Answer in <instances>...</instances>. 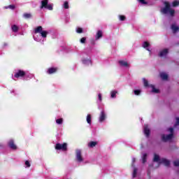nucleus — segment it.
Segmentation results:
<instances>
[{"instance_id": "obj_46", "label": "nucleus", "mask_w": 179, "mask_h": 179, "mask_svg": "<svg viewBox=\"0 0 179 179\" xmlns=\"http://www.w3.org/2000/svg\"><path fill=\"white\" fill-rule=\"evenodd\" d=\"M147 51H149L150 52V50L149 48H147Z\"/></svg>"}, {"instance_id": "obj_27", "label": "nucleus", "mask_w": 179, "mask_h": 179, "mask_svg": "<svg viewBox=\"0 0 179 179\" xmlns=\"http://www.w3.org/2000/svg\"><path fill=\"white\" fill-rule=\"evenodd\" d=\"M149 45H150V43H149V42H148V41H145L143 44V48H148V47H149Z\"/></svg>"}, {"instance_id": "obj_5", "label": "nucleus", "mask_w": 179, "mask_h": 179, "mask_svg": "<svg viewBox=\"0 0 179 179\" xmlns=\"http://www.w3.org/2000/svg\"><path fill=\"white\" fill-rule=\"evenodd\" d=\"M8 146L11 150H17V145L15 143V140L10 139L8 142Z\"/></svg>"}, {"instance_id": "obj_25", "label": "nucleus", "mask_w": 179, "mask_h": 179, "mask_svg": "<svg viewBox=\"0 0 179 179\" xmlns=\"http://www.w3.org/2000/svg\"><path fill=\"white\" fill-rule=\"evenodd\" d=\"M23 17H24V19H30V17H31V14L25 13L23 14Z\"/></svg>"}, {"instance_id": "obj_19", "label": "nucleus", "mask_w": 179, "mask_h": 179, "mask_svg": "<svg viewBox=\"0 0 179 179\" xmlns=\"http://www.w3.org/2000/svg\"><path fill=\"white\" fill-rule=\"evenodd\" d=\"M117 93H118V92L113 90L110 92V97L111 99H115V97H117Z\"/></svg>"}, {"instance_id": "obj_9", "label": "nucleus", "mask_w": 179, "mask_h": 179, "mask_svg": "<svg viewBox=\"0 0 179 179\" xmlns=\"http://www.w3.org/2000/svg\"><path fill=\"white\" fill-rule=\"evenodd\" d=\"M159 164H164L166 167L170 166V160L166 158H162L159 161Z\"/></svg>"}, {"instance_id": "obj_3", "label": "nucleus", "mask_w": 179, "mask_h": 179, "mask_svg": "<svg viewBox=\"0 0 179 179\" xmlns=\"http://www.w3.org/2000/svg\"><path fill=\"white\" fill-rule=\"evenodd\" d=\"M56 150H62V152H66L68 150V143H64L63 144L57 143L55 147Z\"/></svg>"}, {"instance_id": "obj_7", "label": "nucleus", "mask_w": 179, "mask_h": 179, "mask_svg": "<svg viewBox=\"0 0 179 179\" xmlns=\"http://www.w3.org/2000/svg\"><path fill=\"white\" fill-rule=\"evenodd\" d=\"M76 155L77 162H78L79 163H82V162H83V157H82V151L80 150H76Z\"/></svg>"}, {"instance_id": "obj_38", "label": "nucleus", "mask_w": 179, "mask_h": 179, "mask_svg": "<svg viewBox=\"0 0 179 179\" xmlns=\"http://www.w3.org/2000/svg\"><path fill=\"white\" fill-rule=\"evenodd\" d=\"M125 19H127L125 15H120V20H121L122 22H124V20H125Z\"/></svg>"}, {"instance_id": "obj_39", "label": "nucleus", "mask_w": 179, "mask_h": 179, "mask_svg": "<svg viewBox=\"0 0 179 179\" xmlns=\"http://www.w3.org/2000/svg\"><path fill=\"white\" fill-rule=\"evenodd\" d=\"M141 3H143V5H146L148 2H145V0H138Z\"/></svg>"}, {"instance_id": "obj_12", "label": "nucleus", "mask_w": 179, "mask_h": 179, "mask_svg": "<svg viewBox=\"0 0 179 179\" xmlns=\"http://www.w3.org/2000/svg\"><path fill=\"white\" fill-rule=\"evenodd\" d=\"M103 37V31L99 30L96 32V35L95 36V40H100Z\"/></svg>"}, {"instance_id": "obj_42", "label": "nucleus", "mask_w": 179, "mask_h": 179, "mask_svg": "<svg viewBox=\"0 0 179 179\" xmlns=\"http://www.w3.org/2000/svg\"><path fill=\"white\" fill-rule=\"evenodd\" d=\"M98 98H99V101H101V100H102V99H101V94H98Z\"/></svg>"}, {"instance_id": "obj_13", "label": "nucleus", "mask_w": 179, "mask_h": 179, "mask_svg": "<svg viewBox=\"0 0 179 179\" xmlns=\"http://www.w3.org/2000/svg\"><path fill=\"white\" fill-rule=\"evenodd\" d=\"M41 9H43V8H45V7L48 5V0H43L41 1Z\"/></svg>"}, {"instance_id": "obj_47", "label": "nucleus", "mask_w": 179, "mask_h": 179, "mask_svg": "<svg viewBox=\"0 0 179 179\" xmlns=\"http://www.w3.org/2000/svg\"><path fill=\"white\" fill-rule=\"evenodd\" d=\"M133 163H135V158L133 159Z\"/></svg>"}, {"instance_id": "obj_34", "label": "nucleus", "mask_w": 179, "mask_h": 179, "mask_svg": "<svg viewBox=\"0 0 179 179\" xmlns=\"http://www.w3.org/2000/svg\"><path fill=\"white\" fill-rule=\"evenodd\" d=\"M134 94L136 96H139L141 94V90H134Z\"/></svg>"}, {"instance_id": "obj_35", "label": "nucleus", "mask_w": 179, "mask_h": 179, "mask_svg": "<svg viewBox=\"0 0 179 179\" xmlns=\"http://www.w3.org/2000/svg\"><path fill=\"white\" fill-rule=\"evenodd\" d=\"M80 42L81 43V44H85V43H86V37H83L80 40Z\"/></svg>"}, {"instance_id": "obj_8", "label": "nucleus", "mask_w": 179, "mask_h": 179, "mask_svg": "<svg viewBox=\"0 0 179 179\" xmlns=\"http://www.w3.org/2000/svg\"><path fill=\"white\" fill-rule=\"evenodd\" d=\"M57 72H58V67H50L47 71L48 75H52V73H57Z\"/></svg>"}, {"instance_id": "obj_28", "label": "nucleus", "mask_w": 179, "mask_h": 179, "mask_svg": "<svg viewBox=\"0 0 179 179\" xmlns=\"http://www.w3.org/2000/svg\"><path fill=\"white\" fill-rule=\"evenodd\" d=\"M136 174H138V169L134 168L133 171V178H135V177H136Z\"/></svg>"}, {"instance_id": "obj_32", "label": "nucleus", "mask_w": 179, "mask_h": 179, "mask_svg": "<svg viewBox=\"0 0 179 179\" xmlns=\"http://www.w3.org/2000/svg\"><path fill=\"white\" fill-rule=\"evenodd\" d=\"M76 32L78 34H81V33H83V29L80 28V27H78L77 29H76Z\"/></svg>"}, {"instance_id": "obj_20", "label": "nucleus", "mask_w": 179, "mask_h": 179, "mask_svg": "<svg viewBox=\"0 0 179 179\" xmlns=\"http://www.w3.org/2000/svg\"><path fill=\"white\" fill-rule=\"evenodd\" d=\"M87 124H89L90 125H92V115L88 114L87 115Z\"/></svg>"}, {"instance_id": "obj_33", "label": "nucleus", "mask_w": 179, "mask_h": 179, "mask_svg": "<svg viewBox=\"0 0 179 179\" xmlns=\"http://www.w3.org/2000/svg\"><path fill=\"white\" fill-rule=\"evenodd\" d=\"M46 9H48V10H52V4H48V6L45 7Z\"/></svg>"}, {"instance_id": "obj_16", "label": "nucleus", "mask_w": 179, "mask_h": 179, "mask_svg": "<svg viewBox=\"0 0 179 179\" xmlns=\"http://www.w3.org/2000/svg\"><path fill=\"white\" fill-rule=\"evenodd\" d=\"M160 78L162 80H167V79H169V76L164 73H162L160 74Z\"/></svg>"}, {"instance_id": "obj_4", "label": "nucleus", "mask_w": 179, "mask_h": 179, "mask_svg": "<svg viewBox=\"0 0 179 179\" xmlns=\"http://www.w3.org/2000/svg\"><path fill=\"white\" fill-rule=\"evenodd\" d=\"M173 138H174V134H162V142H170V141L173 140Z\"/></svg>"}, {"instance_id": "obj_17", "label": "nucleus", "mask_w": 179, "mask_h": 179, "mask_svg": "<svg viewBox=\"0 0 179 179\" xmlns=\"http://www.w3.org/2000/svg\"><path fill=\"white\" fill-rule=\"evenodd\" d=\"M97 145V141H90L88 143V148H94Z\"/></svg>"}, {"instance_id": "obj_6", "label": "nucleus", "mask_w": 179, "mask_h": 179, "mask_svg": "<svg viewBox=\"0 0 179 179\" xmlns=\"http://www.w3.org/2000/svg\"><path fill=\"white\" fill-rule=\"evenodd\" d=\"M26 76V72L23 70H18L14 75V78L19 79V78H24Z\"/></svg>"}, {"instance_id": "obj_21", "label": "nucleus", "mask_w": 179, "mask_h": 179, "mask_svg": "<svg viewBox=\"0 0 179 179\" xmlns=\"http://www.w3.org/2000/svg\"><path fill=\"white\" fill-rule=\"evenodd\" d=\"M11 29L14 33H17V31H19V27H17L16 24H14L11 27Z\"/></svg>"}, {"instance_id": "obj_40", "label": "nucleus", "mask_w": 179, "mask_h": 179, "mask_svg": "<svg viewBox=\"0 0 179 179\" xmlns=\"http://www.w3.org/2000/svg\"><path fill=\"white\" fill-rule=\"evenodd\" d=\"M83 64H90L92 62L90 60H83Z\"/></svg>"}, {"instance_id": "obj_1", "label": "nucleus", "mask_w": 179, "mask_h": 179, "mask_svg": "<svg viewBox=\"0 0 179 179\" xmlns=\"http://www.w3.org/2000/svg\"><path fill=\"white\" fill-rule=\"evenodd\" d=\"M164 5H165V7L161 9L162 13H163L164 15H167V13H169L171 16H174L176 10L171 9V6L170 5V3H169V1H164Z\"/></svg>"}, {"instance_id": "obj_2", "label": "nucleus", "mask_w": 179, "mask_h": 179, "mask_svg": "<svg viewBox=\"0 0 179 179\" xmlns=\"http://www.w3.org/2000/svg\"><path fill=\"white\" fill-rule=\"evenodd\" d=\"M35 34H37V33H40L41 37L43 38H47V35L48 34V31H43V27L38 26L34 29Z\"/></svg>"}, {"instance_id": "obj_22", "label": "nucleus", "mask_w": 179, "mask_h": 179, "mask_svg": "<svg viewBox=\"0 0 179 179\" xmlns=\"http://www.w3.org/2000/svg\"><path fill=\"white\" fill-rule=\"evenodd\" d=\"M171 29H172L173 33H177V31H178V30H179V27L176 26L175 24L171 25Z\"/></svg>"}, {"instance_id": "obj_18", "label": "nucleus", "mask_w": 179, "mask_h": 179, "mask_svg": "<svg viewBox=\"0 0 179 179\" xmlns=\"http://www.w3.org/2000/svg\"><path fill=\"white\" fill-rule=\"evenodd\" d=\"M118 62L121 66H126V67L128 66V62H125L124 60H120Z\"/></svg>"}, {"instance_id": "obj_43", "label": "nucleus", "mask_w": 179, "mask_h": 179, "mask_svg": "<svg viewBox=\"0 0 179 179\" xmlns=\"http://www.w3.org/2000/svg\"><path fill=\"white\" fill-rule=\"evenodd\" d=\"M176 125H179V117L176 118Z\"/></svg>"}, {"instance_id": "obj_41", "label": "nucleus", "mask_w": 179, "mask_h": 179, "mask_svg": "<svg viewBox=\"0 0 179 179\" xmlns=\"http://www.w3.org/2000/svg\"><path fill=\"white\" fill-rule=\"evenodd\" d=\"M25 166H27V167H30V162L29 161H26L25 162Z\"/></svg>"}, {"instance_id": "obj_15", "label": "nucleus", "mask_w": 179, "mask_h": 179, "mask_svg": "<svg viewBox=\"0 0 179 179\" xmlns=\"http://www.w3.org/2000/svg\"><path fill=\"white\" fill-rule=\"evenodd\" d=\"M160 160H162L160 159V157L157 154H155L153 162H155L156 163H159V164H160Z\"/></svg>"}, {"instance_id": "obj_24", "label": "nucleus", "mask_w": 179, "mask_h": 179, "mask_svg": "<svg viewBox=\"0 0 179 179\" xmlns=\"http://www.w3.org/2000/svg\"><path fill=\"white\" fill-rule=\"evenodd\" d=\"M64 122V119L62 118H59V119H57L56 120V123L58 124V125H62V123Z\"/></svg>"}, {"instance_id": "obj_44", "label": "nucleus", "mask_w": 179, "mask_h": 179, "mask_svg": "<svg viewBox=\"0 0 179 179\" xmlns=\"http://www.w3.org/2000/svg\"><path fill=\"white\" fill-rule=\"evenodd\" d=\"M8 8H10V9H15V6H13V5H10V6H8Z\"/></svg>"}, {"instance_id": "obj_31", "label": "nucleus", "mask_w": 179, "mask_h": 179, "mask_svg": "<svg viewBox=\"0 0 179 179\" xmlns=\"http://www.w3.org/2000/svg\"><path fill=\"white\" fill-rule=\"evenodd\" d=\"M147 157H148V154H146V153L143 154V164H145Z\"/></svg>"}, {"instance_id": "obj_36", "label": "nucleus", "mask_w": 179, "mask_h": 179, "mask_svg": "<svg viewBox=\"0 0 179 179\" xmlns=\"http://www.w3.org/2000/svg\"><path fill=\"white\" fill-rule=\"evenodd\" d=\"M173 166H175V167H179V160L174 161Z\"/></svg>"}, {"instance_id": "obj_30", "label": "nucleus", "mask_w": 179, "mask_h": 179, "mask_svg": "<svg viewBox=\"0 0 179 179\" xmlns=\"http://www.w3.org/2000/svg\"><path fill=\"white\" fill-rule=\"evenodd\" d=\"M64 9H69V3L68 1H65L64 3Z\"/></svg>"}, {"instance_id": "obj_10", "label": "nucleus", "mask_w": 179, "mask_h": 179, "mask_svg": "<svg viewBox=\"0 0 179 179\" xmlns=\"http://www.w3.org/2000/svg\"><path fill=\"white\" fill-rule=\"evenodd\" d=\"M144 134L147 138L150 136V129H149V127L148 125H145L144 127Z\"/></svg>"}, {"instance_id": "obj_23", "label": "nucleus", "mask_w": 179, "mask_h": 179, "mask_svg": "<svg viewBox=\"0 0 179 179\" xmlns=\"http://www.w3.org/2000/svg\"><path fill=\"white\" fill-rule=\"evenodd\" d=\"M150 87H152V92L153 93H160V91L159 90L156 89V87H155V85H150Z\"/></svg>"}, {"instance_id": "obj_45", "label": "nucleus", "mask_w": 179, "mask_h": 179, "mask_svg": "<svg viewBox=\"0 0 179 179\" xmlns=\"http://www.w3.org/2000/svg\"><path fill=\"white\" fill-rule=\"evenodd\" d=\"M0 148H3V145L2 144H0Z\"/></svg>"}, {"instance_id": "obj_14", "label": "nucleus", "mask_w": 179, "mask_h": 179, "mask_svg": "<svg viewBox=\"0 0 179 179\" xmlns=\"http://www.w3.org/2000/svg\"><path fill=\"white\" fill-rule=\"evenodd\" d=\"M169 54V49H164L159 52V57H166Z\"/></svg>"}, {"instance_id": "obj_26", "label": "nucleus", "mask_w": 179, "mask_h": 179, "mask_svg": "<svg viewBox=\"0 0 179 179\" xmlns=\"http://www.w3.org/2000/svg\"><path fill=\"white\" fill-rule=\"evenodd\" d=\"M143 80L145 87H150V85H149V82L148 81V80L143 78Z\"/></svg>"}, {"instance_id": "obj_37", "label": "nucleus", "mask_w": 179, "mask_h": 179, "mask_svg": "<svg viewBox=\"0 0 179 179\" xmlns=\"http://www.w3.org/2000/svg\"><path fill=\"white\" fill-rule=\"evenodd\" d=\"M168 131L170 132V134H172V135H174V129L173 127H170Z\"/></svg>"}, {"instance_id": "obj_11", "label": "nucleus", "mask_w": 179, "mask_h": 179, "mask_svg": "<svg viewBox=\"0 0 179 179\" xmlns=\"http://www.w3.org/2000/svg\"><path fill=\"white\" fill-rule=\"evenodd\" d=\"M106 113L104 112V110H101L99 115V122H103L106 120Z\"/></svg>"}, {"instance_id": "obj_29", "label": "nucleus", "mask_w": 179, "mask_h": 179, "mask_svg": "<svg viewBox=\"0 0 179 179\" xmlns=\"http://www.w3.org/2000/svg\"><path fill=\"white\" fill-rule=\"evenodd\" d=\"M179 6V1H174L172 3V6H173V8H176V6Z\"/></svg>"}]
</instances>
